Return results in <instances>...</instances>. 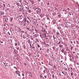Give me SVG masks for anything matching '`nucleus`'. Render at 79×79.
Instances as JSON below:
<instances>
[{"instance_id": "nucleus-1", "label": "nucleus", "mask_w": 79, "mask_h": 79, "mask_svg": "<svg viewBox=\"0 0 79 79\" xmlns=\"http://www.w3.org/2000/svg\"><path fill=\"white\" fill-rule=\"evenodd\" d=\"M41 9H37L36 11L37 14H40V13L41 12Z\"/></svg>"}, {"instance_id": "nucleus-2", "label": "nucleus", "mask_w": 79, "mask_h": 79, "mask_svg": "<svg viewBox=\"0 0 79 79\" xmlns=\"http://www.w3.org/2000/svg\"><path fill=\"white\" fill-rule=\"evenodd\" d=\"M43 36H44L45 37H46V32L45 31H43Z\"/></svg>"}, {"instance_id": "nucleus-3", "label": "nucleus", "mask_w": 79, "mask_h": 79, "mask_svg": "<svg viewBox=\"0 0 79 79\" xmlns=\"http://www.w3.org/2000/svg\"><path fill=\"white\" fill-rule=\"evenodd\" d=\"M52 24L53 25H54L55 24V22L54 21V20H52Z\"/></svg>"}, {"instance_id": "nucleus-4", "label": "nucleus", "mask_w": 79, "mask_h": 79, "mask_svg": "<svg viewBox=\"0 0 79 79\" xmlns=\"http://www.w3.org/2000/svg\"><path fill=\"white\" fill-rule=\"evenodd\" d=\"M64 51H65L64 49H62L61 50V52H63V53H64V54H65V53L66 52H64Z\"/></svg>"}, {"instance_id": "nucleus-5", "label": "nucleus", "mask_w": 79, "mask_h": 79, "mask_svg": "<svg viewBox=\"0 0 79 79\" xmlns=\"http://www.w3.org/2000/svg\"><path fill=\"white\" fill-rule=\"evenodd\" d=\"M16 75H17V74H19V73H20V72L19 71V70H16Z\"/></svg>"}, {"instance_id": "nucleus-6", "label": "nucleus", "mask_w": 79, "mask_h": 79, "mask_svg": "<svg viewBox=\"0 0 79 79\" xmlns=\"http://www.w3.org/2000/svg\"><path fill=\"white\" fill-rule=\"evenodd\" d=\"M23 38H24V39H26L27 38V36L26 35H24L23 36Z\"/></svg>"}, {"instance_id": "nucleus-7", "label": "nucleus", "mask_w": 79, "mask_h": 79, "mask_svg": "<svg viewBox=\"0 0 79 79\" xmlns=\"http://www.w3.org/2000/svg\"><path fill=\"white\" fill-rule=\"evenodd\" d=\"M13 17H11L10 19V21L11 22H12V21L13 20Z\"/></svg>"}, {"instance_id": "nucleus-8", "label": "nucleus", "mask_w": 79, "mask_h": 79, "mask_svg": "<svg viewBox=\"0 0 79 79\" xmlns=\"http://www.w3.org/2000/svg\"><path fill=\"white\" fill-rule=\"evenodd\" d=\"M59 46L60 48H62V46L61 44H60Z\"/></svg>"}, {"instance_id": "nucleus-9", "label": "nucleus", "mask_w": 79, "mask_h": 79, "mask_svg": "<svg viewBox=\"0 0 79 79\" xmlns=\"http://www.w3.org/2000/svg\"><path fill=\"white\" fill-rule=\"evenodd\" d=\"M1 15H4V12H1Z\"/></svg>"}, {"instance_id": "nucleus-10", "label": "nucleus", "mask_w": 79, "mask_h": 79, "mask_svg": "<svg viewBox=\"0 0 79 79\" xmlns=\"http://www.w3.org/2000/svg\"><path fill=\"white\" fill-rule=\"evenodd\" d=\"M25 73L24 72H23L22 73V76H24Z\"/></svg>"}, {"instance_id": "nucleus-11", "label": "nucleus", "mask_w": 79, "mask_h": 79, "mask_svg": "<svg viewBox=\"0 0 79 79\" xmlns=\"http://www.w3.org/2000/svg\"><path fill=\"white\" fill-rule=\"evenodd\" d=\"M54 74H52V78H54Z\"/></svg>"}, {"instance_id": "nucleus-12", "label": "nucleus", "mask_w": 79, "mask_h": 79, "mask_svg": "<svg viewBox=\"0 0 79 79\" xmlns=\"http://www.w3.org/2000/svg\"><path fill=\"white\" fill-rule=\"evenodd\" d=\"M23 48L24 49H26V47L24 45L23 46Z\"/></svg>"}, {"instance_id": "nucleus-13", "label": "nucleus", "mask_w": 79, "mask_h": 79, "mask_svg": "<svg viewBox=\"0 0 79 79\" xmlns=\"http://www.w3.org/2000/svg\"><path fill=\"white\" fill-rule=\"evenodd\" d=\"M27 23H28V24H29L30 22H29V21H28V20H27Z\"/></svg>"}, {"instance_id": "nucleus-14", "label": "nucleus", "mask_w": 79, "mask_h": 79, "mask_svg": "<svg viewBox=\"0 0 79 79\" xmlns=\"http://www.w3.org/2000/svg\"><path fill=\"white\" fill-rule=\"evenodd\" d=\"M15 46H17L18 45V44L17 43H15Z\"/></svg>"}, {"instance_id": "nucleus-15", "label": "nucleus", "mask_w": 79, "mask_h": 79, "mask_svg": "<svg viewBox=\"0 0 79 79\" xmlns=\"http://www.w3.org/2000/svg\"><path fill=\"white\" fill-rule=\"evenodd\" d=\"M7 34L9 35V36H10V33H9V32H8Z\"/></svg>"}, {"instance_id": "nucleus-16", "label": "nucleus", "mask_w": 79, "mask_h": 79, "mask_svg": "<svg viewBox=\"0 0 79 79\" xmlns=\"http://www.w3.org/2000/svg\"><path fill=\"white\" fill-rule=\"evenodd\" d=\"M2 6H4V7L6 6L5 4H2Z\"/></svg>"}, {"instance_id": "nucleus-17", "label": "nucleus", "mask_w": 79, "mask_h": 79, "mask_svg": "<svg viewBox=\"0 0 79 79\" xmlns=\"http://www.w3.org/2000/svg\"><path fill=\"white\" fill-rule=\"evenodd\" d=\"M40 77L41 78H42V75H40Z\"/></svg>"}, {"instance_id": "nucleus-18", "label": "nucleus", "mask_w": 79, "mask_h": 79, "mask_svg": "<svg viewBox=\"0 0 79 79\" xmlns=\"http://www.w3.org/2000/svg\"><path fill=\"white\" fill-rule=\"evenodd\" d=\"M56 35H60V34L59 32L57 33Z\"/></svg>"}, {"instance_id": "nucleus-19", "label": "nucleus", "mask_w": 79, "mask_h": 79, "mask_svg": "<svg viewBox=\"0 0 79 79\" xmlns=\"http://www.w3.org/2000/svg\"><path fill=\"white\" fill-rule=\"evenodd\" d=\"M16 48L17 49V50H19V47H16Z\"/></svg>"}, {"instance_id": "nucleus-20", "label": "nucleus", "mask_w": 79, "mask_h": 79, "mask_svg": "<svg viewBox=\"0 0 79 79\" xmlns=\"http://www.w3.org/2000/svg\"><path fill=\"white\" fill-rule=\"evenodd\" d=\"M31 11V10H28V12H29V13H30Z\"/></svg>"}, {"instance_id": "nucleus-21", "label": "nucleus", "mask_w": 79, "mask_h": 79, "mask_svg": "<svg viewBox=\"0 0 79 79\" xmlns=\"http://www.w3.org/2000/svg\"><path fill=\"white\" fill-rule=\"evenodd\" d=\"M36 9H37V8L36 7H35V11H36Z\"/></svg>"}, {"instance_id": "nucleus-22", "label": "nucleus", "mask_w": 79, "mask_h": 79, "mask_svg": "<svg viewBox=\"0 0 79 79\" xmlns=\"http://www.w3.org/2000/svg\"><path fill=\"white\" fill-rule=\"evenodd\" d=\"M68 10H69V11L70 10V9L69 8H68Z\"/></svg>"}, {"instance_id": "nucleus-23", "label": "nucleus", "mask_w": 79, "mask_h": 79, "mask_svg": "<svg viewBox=\"0 0 79 79\" xmlns=\"http://www.w3.org/2000/svg\"><path fill=\"white\" fill-rule=\"evenodd\" d=\"M8 64H6V66H8Z\"/></svg>"}, {"instance_id": "nucleus-24", "label": "nucleus", "mask_w": 79, "mask_h": 79, "mask_svg": "<svg viewBox=\"0 0 79 79\" xmlns=\"http://www.w3.org/2000/svg\"><path fill=\"white\" fill-rule=\"evenodd\" d=\"M71 75H73V73H71Z\"/></svg>"}, {"instance_id": "nucleus-25", "label": "nucleus", "mask_w": 79, "mask_h": 79, "mask_svg": "<svg viewBox=\"0 0 79 79\" xmlns=\"http://www.w3.org/2000/svg\"><path fill=\"white\" fill-rule=\"evenodd\" d=\"M14 68L15 69H16V70H17V68H16V67H14Z\"/></svg>"}, {"instance_id": "nucleus-26", "label": "nucleus", "mask_w": 79, "mask_h": 79, "mask_svg": "<svg viewBox=\"0 0 79 79\" xmlns=\"http://www.w3.org/2000/svg\"><path fill=\"white\" fill-rule=\"evenodd\" d=\"M47 52L48 53V52H49V50H48H48H47Z\"/></svg>"}, {"instance_id": "nucleus-27", "label": "nucleus", "mask_w": 79, "mask_h": 79, "mask_svg": "<svg viewBox=\"0 0 79 79\" xmlns=\"http://www.w3.org/2000/svg\"><path fill=\"white\" fill-rule=\"evenodd\" d=\"M38 48H40V46L39 44H38Z\"/></svg>"}, {"instance_id": "nucleus-28", "label": "nucleus", "mask_w": 79, "mask_h": 79, "mask_svg": "<svg viewBox=\"0 0 79 79\" xmlns=\"http://www.w3.org/2000/svg\"><path fill=\"white\" fill-rule=\"evenodd\" d=\"M70 69H71V70H73V68H72V67H70Z\"/></svg>"}, {"instance_id": "nucleus-29", "label": "nucleus", "mask_w": 79, "mask_h": 79, "mask_svg": "<svg viewBox=\"0 0 79 79\" xmlns=\"http://www.w3.org/2000/svg\"><path fill=\"white\" fill-rule=\"evenodd\" d=\"M31 3L33 4L34 3V2H33V1H32V2H31Z\"/></svg>"}, {"instance_id": "nucleus-30", "label": "nucleus", "mask_w": 79, "mask_h": 79, "mask_svg": "<svg viewBox=\"0 0 79 79\" xmlns=\"http://www.w3.org/2000/svg\"><path fill=\"white\" fill-rule=\"evenodd\" d=\"M77 65H79V63H78V62H77Z\"/></svg>"}, {"instance_id": "nucleus-31", "label": "nucleus", "mask_w": 79, "mask_h": 79, "mask_svg": "<svg viewBox=\"0 0 79 79\" xmlns=\"http://www.w3.org/2000/svg\"><path fill=\"white\" fill-rule=\"evenodd\" d=\"M44 77L45 78H47V77L46 76H44Z\"/></svg>"}, {"instance_id": "nucleus-32", "label": "nucleus", "mask_w": 79, "mask_h": 79, "mask_svg": "<svg viewBox=\"0 0 79 79\" xmlns=\"http://www.w3.org/2000/svg\"><path fill=\"white\" fill-rule=\"evenodd\" d=\"M32 48L33 49H34L35 48V47H34V46H33Z\"/></svg>"}, {"instance_id": "nucleus-33", "label": "nucleus", "mask_w": 79, "mask_h": 79, "mask_svg": "<svg viewBox=\"0 0 79 79\" xmlns=\"http://www.w3.org/2000/svg\"><path fill=\"white\" fill-rule=\"evenodd\" d=\"M62 73H63V74H64V72H62Z\"/></svg>"}, {"instance_id": "nucleus-34", "label": "nucleus", "mask_w": 79, "mask_h": 79, "mask_svg": "<svg viewBox=\"0 0 79 79\" xmlns=\"http://www.w3.org/2000/svg\"><path fill=\"white\" fill-rule=\"evenodd\" d=\"M24 65H26H26H27V64H26V63H25Z\"/></svg>"}, {"instance_id": "nucleus-35", "label": "nucleus", "mask_w": 79, "mask_h": 79, "mask_svg": "<svg viewBox=\"0 0 79 79\" xmlns=\"http://www.w3.org/2000/svg\"><path fill=\"white\" fill-rule=\"evenodd\" d=\"M22 79H25V78H24V77H23Z\"/></svg>"}, {"instance_id": "nucleus-36", "label": "nucleus", "mask_w": 79, "mask_h": 79, "mask_svg": "<svg viewBox=\"0 0 79 79\" xmlns=\"http://www.w3.org/2000/svg\"><path fill=\"white\" fill-rule=\"evenodd\" d=\"M43 72H44V73H46L45 70H44Z\"/></svg>"}, {"instance_id": "nucleus-37", "label": "nucleus", "mask_w": 79, "mask_h": 79, "mask_svg": "<svg viewBox=\"0 0 79 79\" xmlns=\"http://www.w3.org/2000/svg\"><path fill=\"white\" fill-rule=\"evenodd\" d=\"M65 73H66V74H67V75H68V74L67 72H65Z\"/></svg>"}, {"instance_id": "nucleus-38", "label": "nucleus", "mask_w": 79, "mask_h": 79, "mask_svg": "<svg viewBox=\"0 0 79 79\" xmlns=\"http://www.w3.org/2000/svg\"><path fill=\"white\" fill-rule=\"evenodd\" d=\"M35 30L36 31H37V30H36V29H35Z\"/></svg>"}, {"instance_id": "nucleus-39", "label": "nucleus", "mask_w": 79, "mask_h": 79, "mask_svg": "<svg viewBox=\"0 0 79 79\" xmlns=\"http://www.w3.org/2000/svg\"><path fill=\"white\" fill-rule=\"evenodd\" d=\"M19 76H21L20 74H19V75H18Z\"/></svg>"}, {"instance_id": "nucleus-40", "label": "nucleus", "mask_w": 79, "mask_h": 79, "mask_svg": "<svg viewBox=\"0 0 79 79\" xmlns=\"http://www.w3.org/2000/svg\"><path fill=\"white\" fill-rule=\"evenodd\" d=\"M60 41H59V43H58V44H60Z\"/></svg>"}, {"instance_id": "nucleus-41", "label": "nucleus", "mask_w": 79, "mask_h": 79, "mask_svg": "<svg viewBox=\"0 0 79 79\" xmlns=\"http://www.w3.org/2000/svg\"><path fill=\"white\" fill-rule=\"evenodd\" d=\"M47 4H48V5H49V3H48V2Z\"/></svg>"}, {"instance_id": "nucleus-42", "label": "nucleus", "mask_w": 79, "mask_h": 79, "mask_svg": "<svg viewBox=\"0 0 79 79\" xmlns=\"http://www.w3.org/2000/svg\"><path fill=\"white\" fill-rule=\"evenodd\" d=\"M69 14L70 15H71V13H69Z\"/></svg>"}, {"instance_id": "nucleus-43", "label": "nucleus", "mask_w": 79, "mask_h": 79, "mask_svg": "<svg viewBox=\"0 0 79 79\" xmlns=\"http://www.w3.org/2000/svg\"><path fill=\"white\" fill-rule=\"evenodd\" d=\"M27 30H29V28H27Z\"/></svg>"}, {"instance_id": "nucleus-44", "label": "nucleus", "mask_w": 79, "mask_h": 79, "mask_svg": "<svg viewBox=\"0 0 79 79\" xmlns=\"http://www.w3.org/2000/svg\"><path fill=\"white\" fill-rule=\"evenodd\" d=\"M3 42L2 41H1V43H3Z\"/></svg>"}, {"instance_id": "nucleus-45", "label": "nucleus", "mask_w": 79, "mask_h": 79, "mask_svg": "<svg viewBox=\"0 0 79 79\" xmlns=\"http://www.w3.org/2000/svg\"><path fill=\"white\" fill-rule=\"evenodd\" d=\"M63 62V60L61 61V63H62Z\"/></svg>"}, {"instance_id": "nucleus-46", "label": "nucleus", "mask_w": 79, "mask_h": 79, "mask_svg": "<svg viewBox=\"0 0 79 79\" xmlns=\"http://www.w3.org/2000/svg\"><path fill=\"white\" fill-rule=\"evenodd\" d=\"M65 70H67V68H66V69H65Z\"/></svg>"}, {"instance_id": "nucleus-47", "label": "nucleus", "mask_w": 79, "mask_h": 79, "mask_svg": "<svg viewBox=\"0 0 79 79\" xmlns=\"http://www.w3.org/2000/svg\"><path fill=\"white\" fill-rule=\"evenodd\" d=\"M3 63L4 65H5V62H3Z\"/></svg>"}, {"instance_id": "nucleus-48", "label": "nucleus", "mask_w": 79, "mask_h": 79, "mask_svg": "<svg viewBox=\"0 0 79 79\" xmlns=\"http://www.w3.org/2000/svg\"><path fill=\"white\" fill-rule=\"evenodd\" d=\"M33 35H34V34H35V33L34 32H33Z\"/></svg>"}, {"instance_id": "nucleus-49", "label": "nucleus", "mask_w": 79, "mask_h": 79, "mask_svg": "<svg viewBox=\"0 0 79 79\" xmlns=\"http://www.w3.org/2000/svg\"><path fill=\"white\" fill-rule=\"evenodd\" d=\"M64 9H63L62 11H64Z\"/></svg>"}, {"instance_id": "nucleus-50", "label": "nucleus", "mask_w": 79, "mask_h": 79, "mask_svg": "<svg viewBox=\"0 0 79 79\" xmlns=\"http://www.w3.org/2000/svg\"><path fill=\"white\" fill-rule=\"evenodd\" d=\"M23 25V26H26V25H25L24 24Z\"/></svg>"}, {"instance_id": "nucleus-51", "label": "nucleus", "mask_w": 79, "mask_h": 79, "mask_svg": "<svg viewBox=\"0 0 79 79\" xmlns=\"http://www.w3.org/2000/svg\"><path fill=\"white\" fill-rule=\"evenodd\" d=\"M73 47H71V49H73Z\"/></svg>"}, {"instance_id": "nucleus-52", "label": "nucleus", "mask_w": 79, "mask_h": 79, "mask_svg": "<svg viewBox=\"0 0 79 79\" xmlns=\"http://www.w3.org/2000/svg\"><path fill=\"white\" fill-rule=\"evenodd\" d=\"M40 36L41 37L42 35H40Z\"/></svg>"}, {"instance_id": "nucleus-53", "label": "nucleus", "mask_w": 79, "mask_h": 79, "mask_svg": "<svg viewBox=\"0 0 79 79\" xmlns=\"http://www.w3.org/2000/svg\"><path fill=\"white\" fill-rule=\"evenodd\" d=\"M55 9L56 10H57V8H56V7L55 8Z\"/></svg>"}, {"instance_id": "nucleus-54", "label": "nucleus", "mask_w": 79, "mask_h": 79, "mask_svg": "<svg viewBox=\"0 0 79 79\" xmlns=\"http://www.w3.org/2000/svg\"><path fill=\"white\" fill-rule=\"evenodd\" d=\"M2 57V56H1V55H0V57Z\"/></svg>"}, {"instance_id": "nucleus-55", "label": "nucleus", "mask_w": 79, "mask_h": 79, "mask_svg": "<svg viewBox=\"0 0 79 79\" xmlns=\"http://www.w3.org/2000/svg\"><path fill=\"white\" fill-rule=\"evenodd\" d=\"M40 50H42L41 48H40Z\"/></svg>"}, {"instance_id": "nucleus-56", "label": "nucleus", "mask_w": 79, "mask_h": 79, "mask_svg": "<svg viewBox=\"0 0 79 79\" xmlns=\"http://www.w3.org/2000/svg\"><path fill=\"white\" fill-rule=\"evenodd\" d=\"M18 45L19 46V43H18Z\"/></svg>"}, {"instance_id": "nucleus-57", "label": "nucleus", "mask_w": 79, "mask_h": 79, "mask_svg": "<svg viewBox=\"0 0 79 79\" xmlns=\"http://www.w3.org/2000/svg\"><path fill=\"white\" fill-rule=\"evenodd\" d=\"M8 5H10V3H8Z\"/></svg>"}, {"instance_id": "nucleus-58", "label": "nucleus", "mask_w": 79, "mask_h": 79, "mask_svg": "<svg viewBox=\"0 0 79 79\" xmlns=\"http://www.w3.org/2000/svg\"><path fill=\"white\" fill-rule=\"evenodd\" d=\"M71 43H73V42L72 41H71Z\"/></svg>"}, {"instance_id": "nucleus-59", "label": "nucleus", "mask_w": 79, "mask_h": 79, "mask_svg": "<svg viewBox=\"0 0 79 79\" xmlns=\"http://www.w3.org/2000/svg\"><path fill=\"white\" fill-rule=\"evenodd\" d=\"M4 26H6V25H5Z\"/></svg>"}, {"instance_id": "nucleus-60", "label": "nucleus", "mask_w": 79, "mask_h": 79, "mask_svg": "<svg viewBox=\"0 0 79 79\" xmlns=\"http://www.w3.org/2000/svg\"><path fill=\"white\" fill-rule=\"evenodd\" d=\"M12 7H13V8H14V6H12Z\"/></svg>"}, {"instance_id": "nucleus-61", "label": "nucleus", "mask_w": 79, "mask_h": 79, "mask_svg": "<svg viewBox=\"0 0 79 79\" xmlns=\"http://www.w3.org/2000/svg\"><path fill=\"white\" fill-rule=\"evenodd\" d=\"M30 46H31V44H30Z\"/></svg>"}, {"instance_id": "nucleus-62", "label": "nucleus", "mask_w": 79, "mask_h": 79, "mask_svg": "<svg viewBox=\"0 0 79 79\" xmlns=\"http://www.w3.org/2000/svg\"><path fill=\"white\" fill-rule=\"evenodd\" d=\"M11 38H12V37H11L10 39H11Z\"/></svg>"}, {"instance_id": "nucleus-63", "label": "nucleus", "mask_w": 79, "mask_h": 79, "mask_svg": "<svg viewBox=\"0 0 79 79\" xmlns=\"http://www.w3.org/2000/svg\"><path fill=\"white\" fill-rule=\"evenodd\" d=\"M78 68H79V66H78Z\"/></svg>"}, {"instance_id": "nucleus-64", "label": "nucleus", "mask_w": 79, "mask_h": 79, "mask_svg": "<svg viewBox=\"0 0 79 79\" xmlns=\"http://www.w3.org/2000/svg\"><path fill=\"white\" fill-rule=\"evenodd\" d=\"M42 64H43V63L42 62Z\"/></svg>"}]
</instances>
